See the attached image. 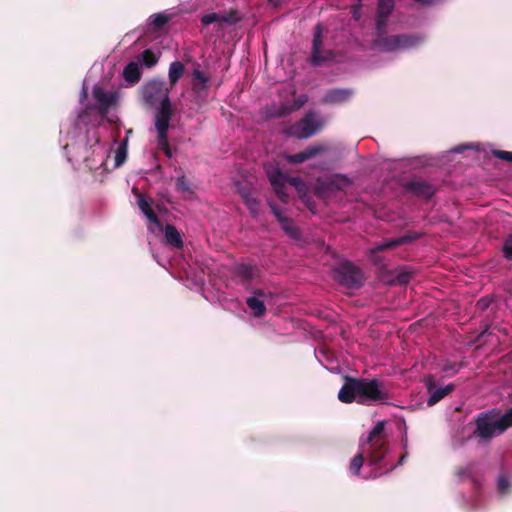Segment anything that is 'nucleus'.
<instances>
[{
    "mask_svg": "<svg viewBox=\"0 0 512 512\" xmlns=\"http://www.w3.org/2000/svg\"><path fill=\"white\" fill-rule=\"evenodd\" d=\"M170 88L161 79H153L143 85L141 93L144 101L156 107L154 129L156 143L168 158H172V150L168 141V131L172 118L169 100Z\"/></svg>",
    "mask_w": 512,
    "mask_h": 512,
    "instance_id": "f257e3e1",
    "label": "nucleus"
},
{
    "mask_svg": "<svg viewBox=\"0 0 512 512\" xmlns=\"http://www.w3.org/2000/svg\"><path fill=\"white\" fill-rule=\"evenodd\" d=\"M92 97L93 104L87 107L86 110L81 111L74 121L73 136L88 125L89 115L87 110L96 111L109 123H116L118 121V116L114 113L120 102V91L118 89H107L95 85L92 89Z\"/></svg>",
    "mask_w": 512,
    "mask_h": 512,
    "instance_id": "f03ea898",
    "label": "nucleus"
},
{
    "mask_svg": "<svg viewBox=\"0 0 512 512\" xmlns=\"http://www.w3.org/2000/svg\"><path fill=\"white\" fill-rule=\"evenodd\" d=\"M85 130V143L80 147V156L82 161L89 169L100 168L105 165L111 152V146L102 143L99 139L98 132L95 129H88L87 126L73 136L74 122H65L62 124L60 134H65L67 138L80 137L82 131Z\"/></svg>",
    "mask_w": 512,
    "mask_h": 512,
    "instance_id": "7ed1b4c3",
    "label": "nucleus"
},
{
    "mask_svg": "<svg viewBox=\"0 0 512 512\" xmlns=\"http://www.w3.org/2000/svg\"><path fill=\"white\" fill-rule=\"evenodd\" d=\"M380 386H342L338 393V399L343 403L357 402L370 404L381 402L387 398V394Z\"/></svg>",
    "mask_w": 512,
    "mask_h": 512,
    "instance_id": "20e7f679",
    "label": "nucleus"
},
{
    "mask_svg": "<svg viewBox=\"0 0 512 512\" xmlns=\"http://www.w3.org/2000/svg\"><path fill=\"white\" fill-rule=\"evenodd\" d=\"M266 173L275 193L282 202L287 203L288 201V196L286 193L287 183H289L297 190L300 197L304 198L306 196L307 186L300 177H288L287 175H284L277 167L272 166L266 167Z\"/></svg>",
    "mask_w": 512,
    "mask_h": 512,
    "instance_id": "39448f33",
    "label": "nucleus"
},
{
    "mask_svg": "<svg viewBox=\"0 0 512 512\" xmlns=\"http://www.w3.org/2000/svg\"><path fill=\"white\" fill-rule=\"evenodd\" d=\"M367 442L370 445L368 462L370 465H376L384 459L387 453L384 421L376 423L368 435Z\"/></svg>",
    "mask_w": 512,
    "mask_h": 512,
    "instance_id": "423d86ee",
    "label": "nucleus"
},
{
    "mask_svg": "<svg viewBox=\"0 0 512 512\" xmlns=\"http://www.w3.org/2000/svg\"><path fill=\"white\" fill-rule=\"evenodd\" d=\"M323 122L315 113H308L301 121L290 126L286 134L297 139H307L317 133Z\"/></svg>",
    "mask_w": 512,
    "mask_h": 512,
    "instance_id": "0eeeda50",
    "label": "nucleus"
},
{
    "mask_svg": "<svg viewBox=\"0 0 512 512\" xmlns=\"http://www.w3.org/2000/svg\"><path fill=\"white\" fill-rule=\"evenodd\" d=\"M422 39L415 35H398L394 37H386L378 39L375 47L382 52H393L409 49L419 44Z\"/></svg>",
    "mask_w": 512,
    "mask_h": 512,
    "instance_id": "6e6552de",
    "label": "nucleus"
},
{
    "mask_svg": "<svg viewBox=\"0 0 512 512\" xmlns=\"http://www.w3.org/2000/svg\"><path fill=\"white\" fill-rule=\"evenodd\" d=\"M503 415L495 417L491 414H480L476 420L477 434L482 439H490L495 434H502L509 427L503 425Z\"/></svg>",
    "mask_w": 512,
    "mask_h": 512,
    "instance_id": "1a4fd4ad",
    "label": "nucleus"
},
{
    "mask_svg": "<svg viewBox=\"0 0 512 512\" xmlns=\"http://www.w3.org/2000/svg\"><path fill=\"white\" fill-rule=\"evenodd\" d=\"M137 204L143 215L147 218L149 225L148 230L151 233H159L162 231L163 227L153 210L151 199L146 196L139 194L137 196Z\"/></svg>",
    "mask_w": 512,
    "mask_h": 512,
    "instance_id": "9d476101",
    "label": "nucleus"
},
{
    "mask_svg": "<svg viewBox=\"0 0 512 512\" xmlns=\"http://www.w3.org/2000/svg\"><path fill=\"white\" fill-rule=\"evenodd\" d=\"M338 280L349 288L359 287L362 283V274L359 269L347 263L336 270Z\"/></svg>",
    "mask_w": 512,
    "mask_h": 512,
    "instance_id": "9b49d317",
    "label": "nucleus"
},
{
    "mask_svg": "<svg viewBox=\"0 0 512 512\" xmlns=\"http://www.w3.org/2000/svg\"><path fill=\"white\" fill-rule=\"evenodd\" d=\"M349 180L343 175H332L325 180H318L316 192L318 195H324L328 192L340 190L348 185Z\"/></svg>",
    "mask_w": 512,
    "mask_h": 512,
    "instance_id": "f8f14e48",
    "label": "nucleus"
},
{
    "mask_svg": "<svg viewBox=\"0 0 512 512\" xmlns=\"http://www.w3.org/2000/svg\"><path fill=\"white\" fill-rule=\"evenodd\" d=\"M394 9V0H379L376 16V27L378 34H382L387 24V18Z\"/></svg>",
    "mask_w": 512,
    "mask_h": 512,
    "instance_id": "ddd939ff",
    "label": "nucleus"
},
{
    "mask_svg": "<svg viewBox=\"0 0 512 512\" xmlns=\"http://www.w3.org/2000/svg\"><path fill=\"white\" fill-rule=\"evenodd\" d=\"M269 296L264 292L257 290L254 291L252 296L248 297L246 300L247 306L253 313L255 317H261L265 314L266 311V301Z\"/></svg>",
    "mask_w": 512,
    "mask_h": 512,
    "instance_id": "4468645a",
    "label": "nucleus"
},
{
    "mask_svg": "<svg viewBox=\"0 0 512 512\" xmlns=\"http://www.w3.org/2000/svg\"><path fill=\"white\" fill-rule=\"evenodd\" d=\"M322 34H323V27H322V25L318 24L315 27V31H314L313 44H312V55H311L312 63L315 65H320L327 59V57L321 55Z\"/></svg>",
    "mask_w": 512,
    "mask_h": 512,
    "instance_id": "2eb2a0df",
    "label": "nucleus"
},
{
    "mask_svg": "<svg viewBox=\"0 0 512 512\" xmlns=\"http://www.w3.org/2000/svg\"><path fill=\"white\" fill-rule=\"evenodd\" d=\"M270 207H271V210L274 214V216L277 218L278 222L280 223L281 225V228L291 237V238H298L299 236V231L298 229L295 227L293 221L287 217H285L281 210L276 206L274 205L273 203H269Z\"/></svg>",
    "mask_w": 512,
    "mask_h": 512,
    "instance_id": "dca6fc26",
    "label": "nucleus"
},
{
    "mask_svg": "<svg viewBox=\"0 0 512 512\" xmlns=\"http://www.w3.org/2000/svg\"><path fill=\"white\" fill-rule=\"evenodd\" d=\"M454 386H427V405H435L453 391Z\"/></svg>",
    "mask_w": 512,
    "mask_h": 512,
    "instance_id": "f3484780",
    "label": "nucleus"
},
{
    "mask_svg": "<svg viewBox=\"0 0 512 512\" xmlns=\"http://www.w3.org/2000/svg\"><path fill=\"white\" fill-rule=\"evenodd\" d=\"M407 188L415 195L425 198H430L435 193V189L431 184L420 180L411 181Z\"/></svg>",
    "mask_w": 512,
    "mask_h": 512,
    "instance_id": "a211bd4d",
    "label": "nucleus"
},
{
    "mask_svg": "<svg viewBox=\"0 0 512 512\" xmlns=\"http://www.w3.org/2000/svg\"><path fill=\"white\" fill-rule=\"evenodd\" d=\"M140 63L136 60L129 62L123 69V78L131 84L137 83L141 78Z\"/></svg>",
    "mask_w": 512,
    "mask_h": 512,
    "instance_id": "6ab92c4d",
    "label": "nucleus"
},
{
    "mask_svg": "<svg viewBox=\"0 0 512 512\" xmlns=\"http://www.w3.org/2000/svg\"><path fill=\"white\" fill-rule=\"evenodd\" d=\"M321 151H323V148L321 146H312L303 152H300V153H297L294 155H288V156H286V159L290 163H302V162L312 158L316 154L320 153Z\"/></svg>",
    "mask_w": 512,
    "mask_h": 512,
    "instance_id": "aec40b11",
    "label": "nucleus"
},
{
    "mask_svg": "<svg viewBox=\"0 0 512 512\" xmlns=\"http://www.w3.org/2000/svg\"><path fill=\"white\" fill-rule=\"evenodd\" d=\"M352 91L349 89H332L324 97L326 103H341L349 99Z\"/></svg>",
    "mask_w": 512,
    "mask_h": 512,
    "instance_id": "412c9836",
    "label": "nucleus"
},
{
    "mask_svg": "<svg viewBox=\"0 0 512 512\" xmlns=\"http://www.w3.org/2000/svg\"><path fill=\"white\" fill-rule=\"evenodd\" d=\"M166 243L175 247L181 248L183 245L182 237L179 231L173 225H167L164 229Z\"/></svg>",
    "mask_w": 512,
    "mask_h": 512,
    "instance_id": "4be33fe9",
    "label": "nucleus"
},
{
    "mask_svg": "<svg viewBox=\"0 0 512 512\" xmlns=\"http://www.w3.org/2000/svg\"><path fill=\"white\" fill-rule=\"evenodd\" d=\"M185 72V67L182 62L174 61L170 64L168 69V78L170 86L173 87L182 78Z\"/></svg>",
    "mask_w": 512,
    "mask_h": 512,
    "instance_id": "5701e85b",
    "label": "nucleus"
},
{
    "mask_svg": "<svg viewBox=\"0 0 512 512\" xmlns=\"http://www.w3.org/2000/svg\"><path fill=\"white\" fill-rule=\"evenodd\" d=\"M159 56L151 50L147 49L137 56L136 61L140 63V66L151 68L157 64Z\"/></svg>",
    "mask_w": 512,
    "mask_h": 512,
    "instance_id": "b1692460",
    "label": "nucleus"
},
{
    "mask_svg": "<svg viewBox=\"0 0 512 512\" xmlns=\"http://www.w3.org/2000/svg\"><path fill=\"white\" fill-rule=\"evenodd\" d=\"M234 21H235V18L228 17L226 15L217 14V13L205 14L201 18V22L204 25H210V24L216 23V22L232 23Z\"/></svg>",
    "mask_w": 512,
    "mask_h": 512,
    "instance_id": "393cba45",
    "label": "nucleus"
},
{
    "mask_svg": "<svg viewBox=\"0 0 512 512\" xmlns=\"http://www.w3.org/2000/svg\"><path fill=\"white\" fill-rule=\"evenodd\" d=\"M240 195L247 205L248 209L253 215H256L258 213V207L259 203L258 201L252 196V194L247 190H241Z\"/></svg>",
    "mask_w": 512,
    "mask_h": 512,
    "instance_id": "a878e982",
    "label": "nucleus"
},
{
    "mask_svg": "<svg viewBox=\"0 0 512 512\" xmlns=\"http://www.w3.org/2000/svg\"><path fill=\"white\" fill-rule=\"evenodd\" d=\"M194 81V89L197 91L205 90L208 84V78L199 69H195L192 73Z\"/></svg>",
    "mask_w": 512,
    "mask_h": 512,
    "instance_id": "bb28decb",
    "label": "nucleus"
},
{
    "mask_svg": "<svg viewBox=\"0 0 512 512\" xmlns=\"http://www.w3.org/2000/svg\"><path fill=\"white\" fill-rule=\"evenodd\" d=\"M176 187L178 191L183 193L185 198H190L193 195L190 182L185 178V176H181L177 179Z\"/></svg>",
    "mask_w": 512,
    "mask_h": 512,
    "instance_id": "cd10ccee",
    "label": "nucleus"
},
{
    "mask_svg": "<svg viewBox=\"0 0 512 512\" xmlns=\"http://www.w3.org/2000/svg\"><path fill=\"white\" fill-rule=\"evenodd\" d=\"M363 463H364L363 453H359L356 456H354V458L351 460V463L349 466L350 472L354 475H359L361 467L363 466Z\"/></svg>",
    "mask_w": 512,
    "mask_h": 512,
    "instance_id": "c85d7f7f",
    "label": "nucleus"
},
{
    "mask_svg": "<svg viewBox=\"0 0 512 512\" xmlns=\"http://www.w3.org/2000/svg\"><path fill=\"white\" fill-rule=\"evenodd\" d=\"M127 158V149L124 146H118L115 151V167L118 168L123 165Z\"/></svg>",
    "mask_w": 512,
    "mask_h": 512,
    "instance_id": "c756f323",
    "label": "nucleus"
},
{
    "mask_svg": "<svg viewBox=\"0 0 512 512\" xmlns=\"http://www.w3.org/2000/svg\"><path fill=\"white\" fill-rule=\"evenodd\" d=\"M150 24L155 26L156 28H159L167 23L168 16L165 13H157L153 14L149 18Z\"/></svg>",
    "mask_w": 512,
    "mask_h": 512,
    "instance_id": "7c9ffc66",
    "label": "nucleus"
},
{
    "mask_svg": "<svg viewBox=\"0 0 512 512\" xmlns=\"http://www.w3.org/2000/svg\"><path fill=\"white\" fill-rule=\"evenodd\" d=\"M440 370L443 373L444 377H451L455 375L458 371L455 364H451L448 361L443 362L440 364Z\"/></svg>",
    "mask_w": 512,
    "mask_h": 512,
    "instance_id": "2f4dec72",
    "label": "nucleus"
},
{
    "mask_svg": "<svg viewBox=\"0 0 512 512\" xmlns=\"http://www.w3.org/2000/svg\"><path fill=\"white\" fill-rule=\"evenodd\" d=\"M405 241L404 238H399V239H396V240H392V241H385L381 244H379L378 246H376L373 251H381V250H384V249H387V248H390V247H394L398 244H401Z\"/></svg>",
    "mask_w": 512,
    "mask_h": 512,
    "instance_id": "473e14b6",
    "label": "nucleus"
},
{
    "mask_svg": "<svg viewBox=\"0 0 512 512\" xmlns=\"http://www.w3.org/2000/svg\"><path fill=\"white\" fill-rule=\"evenodd\" d=\"M503 253L505 258L512 259V235H510L504 242Z\"/></svg>",
    "mask_w": 512,
    "mask_h": 512,
    "instance_id": "72a5a7b5",
    "label": "nucleus"
},
{
    "mask_svg": "<svg viewBox=\"0 0 512 512\" xmlns=\"http://www.w3.org/2000/svg\"><path fill=\"white\" fill-rule=\"evenodd\" d=\"M509 488V481L506 477L500 476L498 479V490L500 493H506Z\"/></svg>",
    "mask_w": 512,
    "mask_h": 512,
    "instance_id": "f704fd0d",
    "label": "nucleus"
},
{
    "mask_svg": "<svg viewBox=\"0 0 512 512\" xmlns=\"http://www.w3.org/2000/svg\"><path fill=\"white\" fill-rule=\"evenodd\" d=\"M493 154L499 159L512 162V152L495 150Z\"/></svg>",
    "mask_w": 512,
    "mask_h": 512,
    "instance_id": "c9c22d12",
    "label": "nucleus"
},
{
    "mask_svg": "<svg viewBox=\"0 0 512 512\" xmlns=\"http://www.w3.org/2000/svg\"><path fill=\"white\" fill-rule=\"evenodd\" d=\"M345 384H378L376 379L364 380V379H348Z\"/></svg>",
    "mask_w": 512,
    "mask_h": 512,
    "instance_id": "e433bc0d",
    "label": "nucleus"
},
{
    "mask_svg": "<svg viewBox=\"0 0 512 512\" xmlns=\"http://www.w3.org/2000/svg\"><path fill=\"white\" fill-rule=\"evenodd\" d=\"M503 426L512 427V407L503 414Z\"/></svg>",
    "mask_w": 512,
    "mask_h": 512,
    "instance_id": "4c0bfd02",
    "label": "nucleus"
},
{
    "mask_svg": "<svg viewBox=\"0 0 512 512\" xmlns=\"http://www.w3.org/2000/svg\"><path fill=\"white\" fill-rule=\"evenodd\" d=\"M240 272L246 277V278H249L252 276V270L250 267L248 266H241L240 267Z\"/></svg>",
    "mask_w": 512,
    "mask_h": 512,
    "instance_id": "58836bf2",
    "label": "nucleus"
},
{
    "mask_svg": "<svg viewBox=\"0 0 512 512\" xmlns=\"http://www.w3.org/2000/svg\"><path fill=\"white\" fill-rule=\"evenodd\" d=\"M353 17H354V19H355V20H357V21L360 19V17H361L360 7L355 6V7L353 8Z\"/></svg>",
    "mask_w": 512,
    "mask_h": 512,
    "instance_id": "ea45409f",
    "label": "nucleus"
},
{
    "mask_svg": "<svg viewBox=\"0 0 512 512\" xmlns=\"http://www.w3.org/2000/svg\"><path fill=\"white\" fill-rule=\"evenodd\" d=\"M86 97H87V87L85 85H83L81 93H80V102L83 103L84 100L86 99Z\"/></svg>",
    "mask_w": 512,
    "mask_h": 512,
    "instance_id": "a19ab883",
    "label": "nucleus"
},
{
    "mask_svg": "<svg viewBox=\"0 0 512 512\" xmlns=\"http://www.w3.org/2000/svg\"><path fill=\"white\" fill-rule=\"evenodd\" d=\"M437 380L434 378V376L430 375L428 376L426 379H425V384H429V385H432V384H437L436 383Z\"/></svg>",
    "mask_w": 512,
    "mask_h": 512,
    "instance_id": "79ce46f5",
    "label": "nucleus"
},
{
    "mask_svg": "<svg viewBox=\"0 0 512 512\" xmlns=\"http://www.w3.org/2000/svg\"><path fill=\"white\" fill-rule=\"evenodd\" d=\"M487 305H488V302H487V300H485V299H480V300L478 301V306H479L480 308H482V309L486 308V307H487Z\"/></svg>",
    "mask_w": 512,
    "mask_h": 512,
    "instance_id": "37998d69",
    "label": "nucleus"
},
{
    "mask_svg": "<svg viewBox=\"0 0 512 512\" xmlns=\"http://www.w3.org/2000/svg\"><path fill=\"white\" fill-rule=\"evenodd\" d=\"M468 146H458L455 149H453L454 153H461L463 150L468 149Z\"/></svg>",
    "mask_w": 512,
    "mask_h": 512,
    "instance_id": "c03bdc74",
    "label": "nucleus"
},
{
    "mask_svg": "<svg viewBox=\"0 0 512 512\" xmlns=\"http://www.w3.org/2000/svg\"><path fill=\"white\" fill-rule=\"evenodd\" d=\"M128 141H129V138L128 136H126L122 141L121 143L119 144V146H124L126 149L128 148Z\"/></svg>",
    "mask_w": 512,
    "mask_h": 512,
    "instance_id": "a18cd8bd",
    "label": "nucleus"
},
{
    "mask_svg": "<svg viewBox=\"0 0 512 512\" xmlns=\"http://www.w3.org/2000/svg\"><path fill=\"white\" fill-rule=\"evenodd\" d=\"M456 474H457V476L462 477L463 475L466 474V470L464 468H458L456 470Z\"/></svg>",
    "mask_w": 512,
    "mask_h": 512,
    "instance_id": "49530a36",
    "label": "nucleus"
},
{
    "mask_svg": "<svg viewBox=\"0 0 512 512\" xmlns=\"http://www.w3.org/2000/svg\"><path fill=\"white\" fill-rule=\"evenodd\" d=\"M399 281H400L401 283H406V282L408 281V276H407V275H405V276H401V277L399 278Z\"/></svg>",
    "mask_w": 512,
    "mask_h": 512,
    "instance_id": "de8ad7c7",
    "label": "nucleus"
},
{
    "mask_svg": "<svg viewBox=\"0 0 512 512\" xmlns=\"http://www.w3.org/2000/svg\"><path fill=\"white\" fill-rule=\"evenodd\" d=\"M405 457H406V455H405V454H404V455H402V456L400 457L399 464H402V463H403V461H404V458H405Z\"/></svg>",
    "mask_w": 512,
    "mask_h": 512,
    "instance_id": "09e8293b",
    "label": "nucleus"
},
{
    "mask_svg": "<svg viewBox=\"0 0 512 512\" xmlns=\"http://www.w3.org/2000/svg\"><path fill=\"white\" fill-rule=\"evenodd\" d=\"M117 143H118L117 138H114V139H113V144H114V145H116Z\"/></svg>",
    "mask_w": 512,
    "mask_h": 512,
    "instance_id": "8fccbe9b",
    "label": "nucleus"
},
{
    "mask_svg": "<svg viewBox=\"0 0 512 512\" xmlns=\"http://www.w3.org/2000/svg\"><path fill=\"white\" fill-rule=\"evenodd\" d=\"M306 100H307V99H306V97H304V98L302 99V101H301L300 105H301V104H303L304 102H306Z\"/></svg>",
    "mask_w": 512,
    "mask_h": 512,
    "instance_id": "3c124183",
    "label": "nucleus"
},
{
    "mask_svg": "<svg viewBox=\"0 0 512 512\" xmlns=\"http://www.w3.org/2000/svg\"><path fill=\"white\" fill-rule=\"evenodd\" d=\"M131 130L127 131V136H130Z\"/></svg>",
    "mask_w": 512,
    "mask_h": 512,
    "instance_id": "603ef678",
    "label": "nucleus"
}]
</instances>
